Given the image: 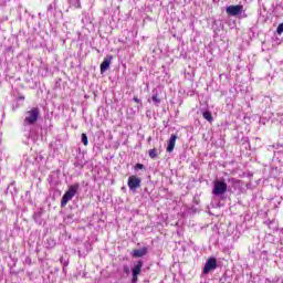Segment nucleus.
<instances>
[{
	"instance_id": "f257e3e1",
	"label": "nucleus",
	"mask_w": 283,
	"mask_h": 283,
	"mask_svg": "<svg viewBox=\"0 0 283 283\" xmlns=\"http://www.w3.org/2000/svg\"><path fill=\"white\" fill-rule=\"evenodd\" d=\"M227 14H229V17H239L241 19H247V13L244 12V6L242 4H237V6H229L226 9Z\"/></svg>"
},
{
	"instance_id": "f03ea898",
	"label": "nucleus",
	"mask_w": 283,
	"mask_h": 283,
	"mask_svg": "<svg viewBox=\"0 0 283 283\" xmlns=\"http://www.w3.org/2000/svg\"><path fill=\"white\" fill-rule=\"evenodd\" d=\"M77 191H78L77 185L70 186L69 190L62 197L61 207H65L67 202H70V200H72V198L76 196Z\"/></svg>"
},
{
	"instance_id": "7ed1b4c3",
	"label": "nucleus",
	"mask_w": 283,
	"mask_h": 283,
	"mask_svg": "<svg viewBox=\"0 0 283 283\" xmlns=\"http://www.w3.org/2000/svg\"><path fill=\"white\" fill-rule=\"evenodd\" d=\"M228 186L224 180H216L213 184L212 195L224 196L227 193Z\"/></svg>"
},
{
	"instance_id": "20e7f679",
	"label": "nucleus",
	"mask_w": 283,
	"mask_h": 283,
	"mask_svg": "<svg viewBox=\"0 0 283 283\" xmlns=\"http://www.w3.org/2000/svg\"><path fill=\"white\" fill-rule=\"evenodd\" d=\"M36 120H39V108L33 107L25 113L24 123L28 125H34Z\"/></svg>"
},
{
	"instance_id": "39448f33",
	"label": "nucleus",
	"mask_w": 283,
	"mask_h": 283,
	"mask_svg": "<svg viewBox=\"0 0 283 283\" xmlns=\"http://www.w3.org/2000/svg\"><path fill=\"white\" fill-rule=\"evenodd\" d=\"M218 269V260L216 258H210L206 262L203 266V273L207 275L208 273H211V271Z\"/></svg>"
},
{
	"instance_id": "423d86ee",
	"label": "nucleus",
	"mask_w": 283,
	"mask_h": 283,
	"mask_svg": "<svg viewBox=\"0 0 283 283\" xmlns=\"http://www.w3.org/2000/svg\"><path fill=\"white\" fill-rule=\"evenodd\" d=\"M143 261H138L137 264L134 266L133 269V283H137L138 282V275H140V272L143 271Z\"/></svg>"
},
{
	"instance_id": "0eeeda50",
	"label": "nucleus",
	"mask_w": 283,
	"mask_h": 283,
	"mask_svg": "<svg viewBox=\"0 0 283 283\" xmlns=\"http://www.w3.org/2000/svg\"><path fill=\"white\" fill-rule=\"evenodd\" d=\"M128 187H129L130 191H136V189H138V187H140V178H138L136 176H130L128 178Z\"/></svg>"
},
{
	"instance_id": "6e6552de",
	"label": "nucleus",
	"mask_w": 283,
	"mask_h": 283,
	"mask_svg": "<svg viewBox=\"0 0 283 283\" xmlns=\"http://www.w3.org/2000/svg\"><path fill=\"white\" fill-rule=\"evenodd\" d=\"M114 59V56L112 55H107L104 61L101 64V73H105L109 70V65H112V60Z\"/></svg>"
},
{
	"instance_id": "1a4fd4ad",
	"label": "nucleus",
	"mask_w": 283,
	"mask_h": 283,
	"mask_svg": "<svg viewBox=\"0 0 283 283\" xmlns=\"http://www.w3.org/2000/svg\"><path fill=\"white\" fill-rule=\"evenodd\" d=\"M176 140H178V136L172 134L168 140V146L166 148V151L168 154H171V151H174L176 147Z\"/></svg>"
},
{
	"instance_id": "9d476101",
	"label": "nucleus",
	"mask_w": 283,
	"mask_h": 283,
	"mask_svg": "<svg viewBox=\"0 0 283 283\" xmlns=\"http://www.w3.org/2000/svg\"><path fill=\"white\" fill-rule=\"evenodd\" d=\"M133 255L135 258H143V256L147 255V249L143 248V249H139V250H134Z\"/></svg>"
},
{
	"instance_id": "9b49d317",
	"label": "nucleus",
	"mask_w": 283,
	"mask_h": 283,
	"mask_svg": "<svg viewBox=\"0 0 283 283\" xmlns=\"http://www.w3.org/2000/svg\"><path fill=\"white\" fill-rule=\"evenodd\" d=\"M202 116L206 120H208V123H212L213 122V116L211 115V112L209 111H205L202 113Z\"/></svg>"
},
{
	"instance_id": "f8f14e48",
	"label": "nucleus",
	"mask_w": 283,
	"mask_h": 283,
	"mask_svg": "<svg viewBox=\"0 0 283 283\" xmlns=\"http://www.w3.org/2000/svg\"><path fill=\"white\" fill-rule=\"evenodd\" d=\"M70 6L73 8H81V0H69Z\"/></svg>"
},
{
	"instance_id": "ddd939ff",
	"label": "nucleus",
	"mask_w": 283,
	"mask_h": 283,
	"mask_svg": "<svg viewBox=\"0 0 283 283\" xmlns=\"http://www.w3.org/2000/svg\"><path fill=\"white\" fill-rule=\"evenodd\" d=\"M151 101L155 105L159 106L160 105V99L158 98V93L153 94Z\"/></svg>"
},
{
	"instance_id": "4468645a",
	"label": "nucleus",
	"mask_w": 283,
	"mask_h": 283,
	"mask_svg": "<svg viewBox=\"0 0 283 283\" xmlns=\"http://www.w3.org/2000/svg\"><path fill=\"white\" fill-rule=\"evenodd\" d=\"M82 143H83V145H85V147H87V145H90V142L87 140V134H85V133L82 134Z\"/></svg>"
},
{
	"instance_id": "2eb2a0df",
	"label": "nucleus",
	"mask_w": 283,
	"mask_h": 283,
	"mask_svg": "<svg viewBox=\"0 0 283 283\" xmlns=\"http://www.w3.org/2000/svg\"><path fill=\"white\" fill-rule=\"evenodd\" d=\"M158 156V151L155 149V148H153V149H150L149 150V157L150 158H156Z\"/></svg>"
},
{
	"instance_id": "dca6fc26",
	"label": "nucleus",
	"mask_w": 283,
	"mask_h": 283,
	"mask_svg": "<svg viewBox=\"0 0 283 283\" xmlns=\"http://www.w3.org/2000/svg\"><path fill=\"white\" fill-rule=\"evenodd\" d=\"M139 169H145V165H143V164H137V165L135 166V170H136V171H139Z\"/></svg>"
},
{
	"instance_id": "f3484780",
	"label": "nucleus",
	"mask_w": 283,
	"mask_h": 283,
	"mask_svg": "<svg viewBox=\"0 0 283 283\" xmlns=\"http://www.w3.org/2000/svg\"><path fill=\"white\" fill-rule=\"evenodd\" d=\"M277 34H282L283 32V23L279 24L277 29H276Z\"/></svg>"
},
{
	"instance_id": "a211bd4d",
	"label": "nucleus",
	"mask_w": 283,
	"mask_h": 283,
	"mask_svg": "<svg viewBox=\"0 0 283 283\" xmlns=\"http://www.w3.org/2000/svg\"><path fill=\"white\" fill-rule=\"evenodd\" d=\"M54 8H56V7H54V4H49L48 12H52V10H54Z\"/></svg>"
},
{
	"instance_id": "6ab92c4d",
	"label": "nucleus",
	"mask_w": 283,
	"mask_h": 283,
	"mask_svg": "<svg viewBox=\"0 0 283 283\" xmlns=\"http://www.w3.org/2000/svg\"><path fill=\"white\" fill-rule=\"evenodd\" d=\"M133 101H134L135 103H140V99H139L138 97H134Z\"/></svg>"
},
{
	"instance_id": "aec40b11",
	"label": "nucleus",
	"mask_w": 283,
	"mask_h": 283,
	"mask_svg": "<svg viewBox=\"0 0 283 283\" xmlns=\"http://www.w3.org/2000/svg\"><path fill=\"white\" fill-rule=\"evenodd\" d=\"M22 101H24L25 97H20Z\"/></svg>"
}]
</instances>
